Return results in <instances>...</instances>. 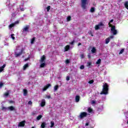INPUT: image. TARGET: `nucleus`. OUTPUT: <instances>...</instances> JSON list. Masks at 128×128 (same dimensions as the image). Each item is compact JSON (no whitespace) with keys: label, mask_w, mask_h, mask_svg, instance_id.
<instances>
[{"label":"nucleus","mask_w":128,"mask_h":128,"mask_svg":"<svg viewBox=\"0 0 128 128\" xmlns=\"http://www.w3.org/2000/svg\"><path fill=\"white\" fill-rule=\"evenodd\" d=\"M76 102H80V96H76Z\"/></svg>","instance_id":"obj_22"},{"label":"nucleus","mask_w":128,"mask_h":128,"mask_svg":"<svg viewBox=\"0 0 128 128\" xmlns=\"http://www.w3.org/2000/svg\"><path fill=\"white\" fill-rule=\"evenodd\" d=\"M9 94H10V92H8V91L6 92L4 94V98H8V96Z\"/></svg>","instance_id":"obj_24"},{"label":"nucleus","mask_w":128,"mask_h":128,"mask_svg":"<svg viewBox=\"0 0 128 128\" xmlns=\"http://www.w3.org/2000/svg\"><path fill=\"white\" fill-rule=\"evenodd\" d=\"M91 52L92 54H96V48L93 47L91 50Z\"/></svg>","instance_id":"obj_15"},{"label":"nucleus","mask_w":128,"mask_h":128,"mask_svg":"<svg viewBox=\"0 0 128 128\" xmlns=\"http://www.w3.org/2000/svg\"><path fill=\"white\" fill-rule=\"evenodd\" d=\"M46 126V122H43L41 124V128H45Z\"/></svg>","instance_id":"obj_17"},{"label":"nucleus","mask_w":128,"mask_h":128,"mask_svg":"<svg viewBox=\"0 0 128 128\" xmlns=\"http://www.w3.org/2000/svg\"><path fill=\"white\" fill-rule=\"evenodd\" d=\"M40 62V68H44L46 66V56H44V55L41 57Z\"/></svg>","instance_id":"obj_4"},{"label":"nucleus","mask_w":128,"mask_h":128,"mask_svg":"<svg viewBox=\"0 0 128 128\" xmlns=\"http://www.w3.org/2000/svg\"><path fill=\"white\" fill-rule=\"evenodd\" d=\"M20 10H24V8H20Z\"/></svg>","instance_id":"obj_49"},{"label":"nucleus","mask_w":128,"mask_h":128,"mask_svg":"<svg viewBox=\"0 0 128 128\" xmlns=\"http://www.w3.org/2000/svg\"><path fill=\"white\" fill-rule=\"evenodd\" d=\"M35 40H36V38H33L32 39V40H31V44H34Z\"/></svg>","instance_id":"obj_29"},{"label":"nucleus","mask_w":128,"mask_h":128,"mask_svg":"<svg viewBox=\"0 0 128 128\" xmlns=\"http://www.w3.org/2000/svg\"><path fill=\"white\" fill-rule=\"evenodd\" d=\"M70 44H74V41H72Z\"/></svg>","instance_id":"obj_50"},{"label":"nucleus","mask_w":128,"mask_h":128,"mask_svg":"<svg viewBox=\"0 0 128 128\" xmlns=\"http://www.w3.org/2000/svg\"><path fill=\"white\" fill-rule=\"evenodd\" d=\"M2 110H10L12 112V110H14L15 108L13 106H10L8 108L2 107Z\"/></svg>","instance_id":"obj_7"},{"label":"nucleus","mask_w":128,"mask_h":128,"mask_svg":"<svg viewBox=\"0 0 128 128\" xmlns=\"http://www.w3.org/2000/svg\"><path fill=\"white\" fill-rule=\"evenodd\" d=\"M102 62V60L98 59L97 62H96V64H100Z\"/></svg>","instance_id":"obj_27"},{"label":"nucleus","mask_w":128,"mask_h":128,"mask_svg":"<svg viewBox=\"0 0 128 128\" xmlns=\"http://www.w3.org/2000/svg\"><path fill=\"white\" fill-rule=\"evenodd\" d=\"M18 23H19L18 21H16L14 24H12L10 25H9L8 28H9L10 30V28H14V26H16V24H18Z\"/></svg>","instance_id":"obj_10"},{"label":"nucleus","mask_w":128,"mask_h":128,"mask_svg":"<svg viewBox=\"0 0 128 128\" xmlns=\"http://www.w3.org/2000/svg\"><path fill=\"white\" fill-rule=\"evenodd\" d=\"M50 84H48L46 86H45L43 88V89H42L43 92H46V90H48V88H50Z\"/></svg>","instance_id":"obj_13"},{"label":"nucleus","mask_w":128,"mask_h":128,"mask_svg":"<svg viewBox=\"0 0 128 128\" xmlns=\"http://www.w3.org/2000/svg\"><path fill=\"white\" fill-rule=\"evenodd\" d=\"M94 28L96 30H102L104 28V23L102 22H99L98 24L95 26Z\"/></svg>","instance_id":"obj_3"},{"label":"nucleus","mask_w":128,"mask_h":128,"mask_svg":"<svg viewBox=\"0 0 128 128\" xmlns=\"http://www.w3.org/2000/svg\"><path fill=\"white\" fill-rule=\"evenodd\" d=\"M16 16V12L12 14V16L14 17Z\"/></svg>","instance_id":"obj_36"},{"label":"nucleus","mask_w":128,"mask_h":128,"mask_svg":"<svg viewBox=\"0 0 128 128\" xmlns=\"http://www.w3.org/2000/svg\"><path fill=\"white\" fill-rule=\"evenodd\" d=\"M26 124V120L22 121L19 123L18 124V126H24V124Z\"/></svg>","instance_id":"obj_12"},{"label":"nucleus","mask_w":128,"mask_h":128,"mask_svg":"<svg viewBox=\"0 0 128 128\" xmlns=\"http://www.w3.org/2000/svg\"><path fill=\"white\" fill-rule=\"evenodd\" d=\"M88 84H94V80H91L88 82Z\"/></svg>","instance_id":"obj_38"},{"label":"nucleus","mask_w":128,"mask_h":128,"mask_svg":"<svg viewBox=\"0 0 128 128\" xmlns=\"http://www.w3.org/2000/svg\"><path fill=\"white\" fill-rule=\"evenodd\" d=\"M86 116H88V113L86 112H82L80 114L79 118H80V120H82V118H86Z\"/></svg>","instance_id":"obj_8"},{"label":"nucleus","mask_w":128,"mask_h":128,"mask_svg":"<svg viewBox=\"0 0 128 128\" xmlns=\"http://www.w3.org/2000/svg\"><path fill=\"white\" fill-rule=\"evenodd\" d=\"M68 50H70V46L67 45L64 48V52H68Z\"/></svg>","instance_id":"obj_19"},{"label":"nucleus","mask_w":128,"mask_h":128,"mask_svg":"<svg viewBox=\"0 0 128 128\" xmlns=\"http://www.w3.org/2000/svg\"><path fill=\"white\" fill-rule=\"evenodd\" d=\"M4 46H8V44H5Z\"/></svg>","instance_id":"obj_54"},{"label":"nucleus","mask_w":128,"mask_h":128,"mask_svg":"<svg viewBox=\"0 0 128 128\" xmlns=\"http://www.w3.org/2000/svg\"><path fill=\"white\" fill-rule=\"evenodd\" d=\"M110 24V28H111V34H112L113 36H116L118 34V30H116V26H114L112 24Z\"/></svg>","instance_id":"obj_5"},{"label":"nucleus","mask_w":128,"mask_h":128,"mask_svg":"<svg viewBox=\"0 0 128 128\" xmlns=\"http://www.w3.org/2000/svg\"><path fill=\"white\" fill-rule=\"evenodd\" d=\"M28 104H32V101H29L28 102Z\"/></svg>","instance_id":"obj_46"},{"label":"nucleus","mask_w":128,"mask_h":128,"mask_svg":"<svg viewBox=\"0 0 128 128\" xmlns=\"http://www.w3.org/2000/svg\"><path fill=\"white\" fill-rule=\"evenodd\" d=\"M24 52V48L22 46H17L15 50V56L16 57L20 56Z\"/></svg>","instance_id":"obj_1"},{"label":"nucleus","mask_w":128,"mask_h":128,"mask_svg":"<svg viewBox=\"0 0 128 128\" xmlns=\"http://www.w3.org/2000/svg\"><path fill=\"white\" fill-rule=\"evenodd\" d=\"M23 92L24 96H26V94H28V90L26 89H24Z\"/></svg>","instance_id":"obj_21"},{"label":"nucleus","mask_w":128,"mask_h":128,"mask_svg":"<svg viewBox=\"0 0 128 128\" xmlns=\"http://www.w3.org/2000/svg\"><path fill=\"white\" fill-rule=\"evenodd\" d=\"M114 22V20H110V22H108V26H109V28H110V24H110V23L111 22Z\"/></svg>","instance_id":"obj_37"},{"label":"nucleus","mask_w":128,"mask_h":128,"mask_svg":"<svg viewBox=\"0 0 128 128\" xmlns=\"http://www.w3.org/2000/svg\"><path fill=\"white\" fill-rule=\"evenodd\" d=\"M14 34H11L12 40H14Z\"/></svg>","instance_id":"obj_41"},{"label":"nucleus","mask_w":128,"mask_h":128,"mask_svg":"<svg viewBox=\"0 0 128 128\" xmlns=\"http://www.w3.org/2000/svg\"><path fill=\"white\" fill-rule=\"evenodd\" d=\"M88 58H91L90 54H88Z\"/></svg>","instance_id":"obj_48"},{"label":"nucleus","mask_w":128,"mask_h":128,"mask_svg":"<svg viewBox=\"0 0 128 128\" xmlns=\"http://www.w3.org/2000/svg\"><path fill=\"white\" fill-rule=\"evenodd\" d=\"M66 64H70V60H66Z\"/></svg>","instance_id":"obj_43"},{"label":"nucleus","mask_w":128,"mask_h":128,"mask_svg":"<svg viewBox=\"0 0 128 128\" xmlns=\"http://www.w3.org/2000/svg\"><path fill=\"white\" fill-rule=\"evenodd\" d=\"M66 80H70V76H67L66 78Z\"/></svg>","instance_id":"obj_47"},{"label":"nucleus","mask_w":128,"mask_h":128,"mask_svg":"<svg viewBox=\"0 0 128 128\" xmlns=\"http://www.w3.org/2000/svg\"><path fill=\"white\" fill-rule=\"evenodd\" d=\"M86 2L88 0H81V6L83 10H86Z\"/></svg>","instance_id":"obj_6"},{"label":"nucleus","mask_w":128,"mask_h":128,"mask_svg":"<svg viewBox=\"0 0 128 128\" xmlns=\"http://www.w3.org/2000/svg\"><path fill=\"white\" fill-rule=\"evenodd\" d=\"M91 104L92 106H94V104H96V101L94 100H92L91 102Z\"/></svg>","instance_id":"obj_28"},{"label":"nucleus","mask_w":128,"mask_h":128,"mask_svg":"<svg viewBox=\"0 0 128 128\" xmlns=\"http://www.w3.org/2000/svg\"><path fill=\"white\" fill-rule=\"evenodd\" d=\"M114 38V36H111L110 37H108V38H110V40L112 38Z\"/></svg>","instance_id":"obj_42"},{"label":"nucleus","mask_w":128,"mask_h":128,"mask_svg":"<svg viewBox=\"0 0 128 128\" xmlns=\"http://www.w3.org/2000/svg\"><path fill=\"white\" fill-rule=\"evenodd\" d=\"M86 126H88V123H86Z\"/></svg>","instance_id":"obj_52"},{"label":"nucleus","mask_w":128,"mask_h":128,"mask_svg":"<svg viewBox=\"0 0 128 128\" xmlns=\"http://www.w3.org/2000/svg\"><path fill=\"white\" fill-rule=\"evenodd\" d=\"M32 128H34V127H32Z\"/></svg>","instance_id":"obj_56"},{"label":"nucleus","mask_w":128,"mask_h":128,"mask_svg":"<svg viewBox=\"0 0 128 128\" xmlns=\"http://www.w3.org/2000/svg\"><path fill=\"white\" fill-rule=\"evenodd\" d=\"M58 85H56L54 86V90L55 92H56V90H58Z\"/></svg>","instance_id":"obj_25"},{"label":"nucleus","mask_w":128,"mask_h":128,"mask_svg":"<svg viewBox=\"0 0 128 128\" xmlns=\"http://www.w3.org/2000/svg\"><path fill=\"white\" fill-rule=\"evenodd\" d=\"M4 68H6V64H4L2 66L0 67V72H2L4 70Z\"/></svg>","instance_id":"obj_18"},{"label":"nucleus","mask_w":128,"mask_h":128,"mask_svg":"<svg viewBox=\"0 0 128 128\" xmlns=\"http://www.w3.org/2000/svg\"><path fill=\"white\" fill-rule=\"evenodd\" d=\"M50 124H51L50 128H54V121H52Z\"/></svg>","instance_id":"obj_31"},{"label":"nucleus","mask_w":128,"mask_h":128,"mask_svg":"<svg viewBox=\"0 0 128 128\" xmlns=\"http://www.w3.org/2000/svg\"><path fill=\"white\" fill-rule=\"evenodd\" d=\"M40 106L42 107L44 106H46V100L43 99L41 100Z\"/></svg>","instance_id":"obj_11"},{"label":"nucleus","mask_w":128,"mask_h":128,"mask_svg":"<svg viewBox=\"0 0 128 128\" xmlns=\"http://www.w3.org/2000/svg\"><path fill=\"white\" fill-rule=\"evenodd\" d=\"M102 90L100 92V94H108V85L105 83L103 84Z\"/></svg>","instance_id":"obj_2"},{"label":"nucleus","mask_w":128,"mask_h":128,"mask_svg":"<svg viewBox=\"0 0 128 128\" xmlns=\"http://www.w3.org/2000/svg\"><path fill=\"white\" fill-rule=\"evenodd\" d=\"M29 60V58H26V59H25V62H26V60Z\"/></svg>","instance_id":"obj_53"},{"label":"nucleus","mask_w":128,"mask_h":128,"mask_svg":"<svg viewBox=\"0 0 128 128\" xmlns=\"http://www.w3.org/2000/svg\"><path fill=\"white\" fill-rule=\"evenodd\" d=\"M30 28V26H26L25 27H24L22 30V32H28V29Z\"/></svg>","instance_id":"obj_9"},{"label":"nucleus","mask_w":128,"mask_h":128,"mask_svg":"<svg viewBox=\"0 0 128 128\" xmlns=\"http://www.w3.org/2000/svg\"><path fill=\"white\" fill-rule=\"evenodd\" d=\"M47 11L49 12L50 10V6H48L47 7Z\"/></svg>","instance_id":"obj_40"},{"label":"nucleus","mask_w":128,"mask_h":128,"mask_svg":"<svg viewBox=\"0 0 128 128\" xmlns=\"http://www.w3.org/2000/svg\"><path fill=\"white\" fill-rule=\"evenodd\" d=\"M92 66V62H87V66L90 67Z\"/></svg>","instance_id":"obj_32"},{"label":"nucleus","mask_w":128,"mask_h":128,"mask_svg":"<svg viewBox=\"0 0 128 128\" xmlns=\"http://www.w3.org/2000/svg\"><path fill=\"white\" fill-rule=\"evenodd\" d=\"M95 10H96V8H94V7H92L90 9V12H94Z\"/></svg>","instance_id":"obj_23"},{"label":"nucleus","mask_w":128,"mask_h":128,"mask_svg":"<svg viewBox=\"0 0 128 128\" xmlns=\"http://www.w3.org/2000/svg\"><path fill=\"white\" fill-rule=\"evenodd\" d=\"M125 7L128 10V2H126L124 4Z\"/></svg>","instance_id":"obj_30"},{"label":"nucleus","mask_w":128,"mask_h":128,"mask_svg":"<svg viewBox=\"0 0 128 128\" xmlns=\"http://www.w3.org/2000/svg\"><path fill=\"white\" fill-rule=\"evenodd\" d=\"M32 114H34V112H33V113H32Z\"/></svg>","instance_id":"obj_55"},{"label":"nucleus","mask_w":128,"mask_h":128,"mask_svg":"<svg viewBox=\"0 0 128 128\" xmlns=\"http://www.w3.org/2000/svg\"><path fill=\"white\" fill-rule=\"evenodd\" d=\"M46 98H50V95H48V96L46 95Z\"/></svg>","instance_id":"obj_45"},{"label":"nucleus","mask_w":128,"mask_h":128,"mask_svg":"<svg viewBox=\"0 0 128 128\" xmlns=\"http://www.w3.org/2000/svg\"><path fill=\"white\" fill-rule=\"evenodd\" d=\"M82 45V44L81 43H78V46H81Z\"/></svg>","instance_id":"obj_51"},{"label":"nucleus","mask_w":128,"mask_h":128,"mask_svg":"<svg viewBox=\"0 0 128 128\" xmlns=\"http://www.w3.org/2000/svg\"><path fill=\"white\" fill-rule=\"evenodd\" d=\"M42 118V115H39L38 116H37L36 120H40V118Z\"/></svg>","instance_id":"obj_26"},{"label":"nucleus","mask_w":128,"mask_h":128,"mask_svg":"<svg viewBox=\"0 0 128 128\" xmlns=\"http://www.w3.org/2000/svg\"><path fill=\"white\" fill-rule=\"evenodd\" d=\"M80 70H84V65H82L80 66Z\"/></svg>","instance_id":"obj_39"},{"label":"nucleus","mask_w":128,"mask_h":128,"mask_svg":"<svg viewBox=\"0 0 128 128\" xmlns=\"http://www.w3.org/2000/svg\"><path fill=\"white\" fill-rule=\"evenodd\" d=\"M110 38H107L105 40V44H108V42H110Z\"/></svg>","instance_id":"obj_20"},{"label":"nucleus","mask_w":128,"mask_h":128,"mask_svg":"<svg viewBox=\"0 0 128 128\" xmlns=\"http://www.w3.org/2000/svg\"><path fill=\"white\" fill-rule=\"evenodd\" d=\"M88 111L89 112V114H92V112H94V110L90 107L88 108Z\"/></svg>","instance_id":"obj_16"},{"label":"nucleus","mask_w":128,"mask_h":128,"mask_svg":"<svg viewBox=\"0 0 128 128\" xmlns=\"http://www.w3.org/2000/svg\"><path fill=\"white\" fill-rule=\"evenodd\" d=\"M80 56L81 58H84V54H80Z\"/></svg>","instance_id":"obj_34"},{"label":"nucleus","mask_w":128,"mask_h":128,"mask_svg":"<svg viewBox=\"0 0 128 128\" xmlns=\"http://www.w3.org/2000/svg\"><path fill=\"white\" fill-rule=\"evenodd\" d=\"M70 18H72V17H70V16H68V17H67V22H70Z\"/></svg>","instance_id":"obj_33"},{"label":"nucleus","mask_w":128,"mask_h":128,"mask_svg":"<svg viewBox=\"0 0 128 128\" xmlns=\"http://www.w3.org/2000/svg\"><path fill=\"white\" fill-rule=\"evenodd\" d=\"M2 86H4V84L0 82V88H2Z\"/></svg>","instance_id":"obj_44"},{"label":"nucleus","mask_w":128,"mask_h":128,"mask_svg":"<svg viewBox=\"0 0 128 128\" xmlns=\"http://www.w3.org/2000/svg\"><path fill=\"white\" fill-rule=\"evenodd\" d=\"M124 49H122L120 51V52H119L120 54H122V52H124Z\"/></svg>","instance_id":"obj_35"},{"label":"nucleus","mask_w":128,"mask_h":128,"mask_svg":"<svg viewBox=\"0 0 128 128\" xmlns=\"http://www.w3.org/2000/svg\"><path fill=\"white\" fill-rule=\"evenodd\" d=\"M28 66H30V65L28 64H25L23 66V70H26V68H28Z\"/></svg>","instance_id":"obj_14"}]
</instances>
